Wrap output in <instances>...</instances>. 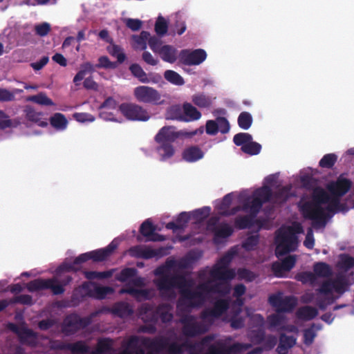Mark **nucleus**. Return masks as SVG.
Here are the masks:
<instances>
[{
	"label": "nucleus",
	"instance_id": "f8f14e48",
	"mask_svg": "<svg viewBox=\"0 0 354 354\" xmlns=\"http://www.w3.org/2000/svg\"><path fill=\"white\" fill-rule=\"evenodd\" d=\"M119 110L129 120L145 122L150 118L149 112L142 106L135 103H122L120 105Z\"/></svg>",
	"mask_w": 354,
	"mask_h": 354
},
{
	"label": "nucleus",
	"instance_id": "72a5a7b5",
	"mask_svg": "<svg viewBox=\"0 0 354 354\" xmlns=\"http://www.w3.org/2000/svg\"><path fill=\"white\" fill-rule=\"evenodd\" d=\"M255 217L251 214L239 216L235 218L234 226L239 230L250 228L256 222Z\"/></svg>",
	"mask_w": 354,
	"mask_h": 354
},
{
	"label": "nucleus",
	"instance_id": "5fc2aeb1",
	"mask_svg": "<svg viewBox=\"0 0 354 354\" xmlns=\"http://www.w3.org/2000/svg\"><path fill=\"white\" fill-rule=\"evenodd\" d=\"M337 160V156L335 153L324 155L319 162V166L322 168L331 169Z\"/></svg>",
	"mask_w": 354,
	"mask_h": 354
},
{
	"label": "nucleus",
	"instance_id": "79ce46f5",
	"mask_svg": "<svg viewBox=\"0 0 354 354\" xmlns=\"http://www.w3.org/2000/svg\"><path fill=\"white\" fill-rule=\"evenodd\" d=\"M111 44L106 48L108 53L111 56L116 57L119 64L123 63L127 57L124 53L122 48L118 45L113 44L112 43Z\"/></svg>",
	"mask_w": 354,
	"mask_h": 354
},
{
	"label": "nucleus",
	"instance_id": "052dcab7",
	"mask_svg": "<svg viewBox=\"0 0 354 354\" xmlns=\"http://www.w3.org/2000/svg\"><path fill=\"white\" fill-rule=\"evenodd\" d=\"M252 140V136L248 133H239L234 135L233 142L236 146L241 147Z\"/></svg>",
	"mask_w": 354,
	"mask_h": 354
},
{
	"label": "nucleus",
	"instance_id": "bf43d9fd",
	"mask_svg": "<svg viewBox=\"0 0 354 354\" xmlns=\"http://www.w3.org/2000/svg\"><path fill=\"white\" fill-rule=\"evenodd\" d=\"M168 30V24L165 18L159 16L155 24V31L158 36L165 35Z\"/></svg>",
	"mask_w": 354,
	"mask_h": 354
},
{
	"label": "nucleus",
	"instance_id": "09e8293b",
	"mask_svg": "<svg viewBox=\"0 0 354 354\" xmlns=\"http://www.w3.org/2000/svg\"><path fill=\"white\" fill-rule=\"evenodd\" d=\"M183 111L186 116L189 117V120H197L201 118V113L197 110L196 107L190 103H185L183 104Z\"/></svg>",
	"mask_w": 354,
	"mask_h": 354
},
{
	"label": "nucleus",
	"instance_id": "393cba45",
	"mask_svg": "<svg viewBox=\"0 0 354 354\" xmlns=\"http://www.w3.org/2000/svg\"><path fill=\"white\" fill-rule=\"evenodd\" d=\"M58 348L68 350L73 354H86L89 352V346L84 341L79 340L75 343H62Z\"/></svg>",
	"mask_w": 354,
	"mask_h": 354
},
{
	"label": "nucleus",
	"instance_id": "c03bdc74",
	"mask_svg": "<svg viewBox=\"0 0 354 354\" xmlns=\"http://www.w3.org/2000/svg\"><path fill=\"white\" fill-rule=\"evenodd\" d=\"M165 79L172 84L182 86L185 84L184 79L177 72L172 70H167L164 73Z\"/></svg>",
	"mask_w": 354,
	"mask_h": 354
},
{
	"label": "nucleus",
	"instance_id": "412c9836",
	"mask_svg": "<svg viewBox=\"0 0 354 354\" xmlns=\"http://www.w3.org/2000/svg\"><path fill=\"white\" fill-rule=\"evenodd\" d=\"M113 316L120 318H127L133 314V307L126 301H118L108 309Z\"/></svg>",
	"mask_w": 354,
	"mask_h": 354
},
{
	"label": "nucleus",
	"instance_id": "39448f33",
	"mask_svg": "<svg viewBox=\"0 0 354 354\" xmlns=\"http://www.w3.org/2000/svg\"><path fill=\"white\" fill-rule=\"evenodd\" d=\"M275 243V254L279 257L296 250L298 238L292 227L280 228L277 231Z\"/></svg>",
	"mask_w": 354,
	"mask_h": 354
},
{
	"label": "nucleus",
	"instance_id": "864d4df0",
	"mask_svg": "<svg viewBox=\"0 0 354 354\" xmlns=\"http://www.w3.org/2000/svg\"><path fill=\"white\" fill-rule=\"evenodd\" d=\"M166 119L167 120H176L179 121H185L187 119L183 115L181 109L178 106H171L167 112L166 115Z\"/></svg>",
	"mask_w": 354,
	"mask_h": 354
},
{
	"label": "nucleus",
	"instance_id": "c756f323",
	"mask_svg": "<svg viewBox=\"0 0 354 354\" xmlns=\"http://www.w3.org/2000/svg\"><path fill=\"white\" fill-rule=\"evenodd\" d=\"M313 273L317 277L329 278L333 275V270L330 266L325 262H315L313 266Z\"/></svg>",
	"mask_w": 354,
	"mask_h": 354
},
{
	"label": "nucleus",
	"instance_id": "f257e3e1",
	"mask_svg": "<svg viewBox=\"0 0 354 354\" xmlns=\"http://www.w3.org/2000/svg\"><path fill=\"white\" fill-rule=\"evenodd\" d=\"M331 198L328 193L321 187L313 189L311 200L299 201L298 206L303 216L306 219L312 221L314 228L324 227L327 221V214L322 205L329 203L327 209L329 211L335 209L331 205Z\"/></svg>",
	"mask_w": 354,
	"mask_h": 354
},
{
	"label": "nucleus",
	"instance_id": "1a4fd4ad",
	"mask_svg": "<svg viewBox=\"0 0 354 354\" xmlns=\"http://www.w3.org/2000/svg\"><path fill=\"white\" fill-rule=\"evenodd\" d=\"M91 324L88 317H81L76 313L66 316L62 324V332L66 336L75 334L77 331L86 328Z\"/></svg>",
	"mask_w": 354,
	"mask_h": 354
},
{
	"label": "nucleus",
	"instance_id": "7c9ffc66",
	"mask_svg": "<svg viewBox=\"0 0 354 354\" xmlns=\"http://www.w3.org/2000/svg\"><path fill=\"white\" fill-rule=\"evenodd\" d=\"M171 310V306L168 304L162 303L157 306L158 321L160 319L164 324L170 322L173 319Z\"/></svg>",
	"mask_w": 354,
	"mask_h": 354
},
{
	"label": "nucleus",
	"instance_id": "e2e57ef3",
	"mask_svg": "<svg viewBox=\"0 0 354 354\" xmlns=\"http://www.w3.org/2000/svg\"><path fill=\"white\" fill-rule=\"evenodd\" d=\"M139 338L132 336L128 341V347L131 349L133 354H146L145 350L138 345Z\"/></svg>",
	"mask_w": 354,
	"mask_h": 354
},
{
	"label": "nucleus",
	"instance_id": "0e129e2a",
	"mask_svg": "<svg viewBox=\"0 0 354 354\" xmlns=\"http://www.w3.org/2000/svg\"><path fill=\"white\" fill-rule=\"evenodd\" d=\"M192 101L195 105L201 108H207L212 104V101L209 97L202 94L194 95Z\"/></svg>",
	"mask_w": 354,
	"mask_h": 354
},
{
	"label": "nucleus",
	"instance_id": "49530a36",
	"mask_svg": "<svg viewBox=\"0 0 354 354\" xmlns=\"http://www.w3.org/2000/svg\"><path fill=\"white\" fill-rule=\"evenodd\" d=\"M338 267L345 272L348 271L354 267V257L347 254H340Z\"/></svg>",
	"mask_w": 354,
	"mask_h": 354
},
{
	"label": "nucleus",
	"instance_id": "774afa93",
	"mask_svg": "<svg viewBox=\"0 0 354 354\" xmlns=\"http://www.w3.org/2000/svg\"><path fill=\"white\" fill-rule=\"evenodd\" d=\"M26 113V118L31 122L37 123L40 122L41 116L42 115L40 112H37L32 107L30 106H27L24 110Z\"/></svg>",
	"mask_w": 354,
	"mask_h": 354
},
{
	"label": "nucleus",
	"instance_id": "13d9d810",
	"mask_svg": "<svg viewBox=\"0 0 354 354\" xmlns=\"http://www.w3.org/2000/svg\"><path fill=\"white\" fill-rule=\"evenodd\" d=\"M251 346L249 344L234 343L232 345L226 347L223 346L225 354L237 353L248 349Z\"/></svg>",
	"mask_w": 354,
	"mask_h": 354
},
{
	"label": "nucleus",
	"instance_id": "37998d69",
	"mask_svg": "<svg viewBox=\"0 0 354 354\" xmlns=\"http://www.w3.org/2000/svg\"><path fill=\"white\" fill-rule=\"evenodd\" d=\"M19 124V122L16 120H11L8 115H7L3 111L0 110V130L17 127Z\"/></svg>",
	"mask_w": 354,
	"mask_h": 354
},
{
	"label": "nucleus",
	"instance_id": "6ab92c4d",
	"mask_svg": "<svg viewBox=\"0 0 354 354\" xmlns=\"http://www.w3.org/2000/svg\"><path fill=\"white\" fill-rule=\"evenodd\" d=\"M157 306L152 304L144 303L138 309L139 318L145 323H158Z\"/></svg>",
	"mask_w": 354,
	"mask_h": 354
},
{
	"label": "nucleus",
	"instance_id": "6e6552de",
	"mask_svg": "<svg viewBox=\"0 0 354 354\" xmlns=\"http://www.w3.org/2000/svg\"><path fill=\"white\" fill-rule=\"evenodd\" d=\"M351 186V180L342 177V175L335 181L327 185V189L332 195L331 205L335 209H342L343 205L340 203V198L350 190Z\"/></svg>",
	"mask_w": 354,
	"mask_h": 354
},
{
	"label": "nucleus",
	"instance_id": "338daca9",
	"mask_svg": "<svg viewBox=\"0 0 354 354\" xmlns=\"http://www.w3.org/2000/svg\"><path fill=\"white\" fill-rule=\"evenodd\" d=\"M259 242V234L249 236L243 243V248L248 250H253Z\"/></svg>",
	"mask_w": 354,
	"mask_h": 354
},
{
	"label": "nucleus",
	"instance_id": "f03ea898",
	"mask_svg": "<svg viewBox=\"0 0 354 354\" xmlns=\"http://www.w3.org/2000/svg\"><path fill=\"white\" fill-rule=\"evenodd\" d=\"M210 336H206L199 342L191 343L185 342L178 344L176 342H170L167 338L160 337L156 338L142 337L140 340L142 346L148 348L161 352L166 351L167 354H183L186 348L190 353L201 351L202 346L212 340Z\"/></svg>",
	"mask_w": 354,
	"mask_h": 354
},
{
	"label": "nucleus",
	"instance_id": "3c124183",
	"mask_svg": "<svg viewBox=\"0 0 354 354\" xmlns=\"http://www.w3.org/2000/svg\"><path fill=\"white\" fill-rule=\"evenodd\" d=\"M290 187L284 186L279 188L273 194L274 200L278 203L286 202L291 196Z\"/></svg>",
	"mask_w": 354,
	"mask_h": 354
},
{
	"label": "nucleus",
	"instance_id": "a18cd8bd",
	"mask_svg": "<svg viewBox=\"0 0 354 354\" xmlns=\"http://www.w3.org/2000/svg\"><path fill=\"white\" fill-rule=\"evenodd\" d=\"M131 75L138 80L141 83L146 82L148 80H147V73L143 70V68L136 63L132 64L130 65L129 68Z\"/></svg>",
	"mask_w": 354,
	"mask_h": 354
},
{
	"label": "nucleus",
	"instance_id": "4468645a",
	"mask_svg": "<svg viewBox=\"0 0 354 354\" xmlns=\"http://www.w3.org/2000/svg\"><path fill=\"white\" fill-rule=\"evenodd\" d=\"M179 61L186 66L199 65L207 58L206 52L201 48L191 50L183 49L178 55Z\"/></svg>",
	"mask_w": 354,
	"mask_h": 354
},
{
	"label": "nucleus",
	"instance_id": "c9c22d12",
	"mask_svg": "<svg viewBox=\"0 0 354 354\" xmlns=\"http://www.w3.org/2000/svg\"><path fill=\"white\" fill-rule=\"evenodd\" d=\"M50 125L57 130H64L68 125L65 115L60 113L53 114L49 119Z\"/></svg>",
	"mask_w": 354,
	"mask_h": 354
},
{
	"label": "nucleus",
	"instance_id": "9d476101",
	"mask_svg": "<svg viewBox=\"0 0 354 354\" xmlns=\"http://www.w3.org/2000/svg\"><path fill=\"white\" fill-rule=\"evenodd\" d=\"M27 288L30 292L50 289L55 295H62L65 292L63 284L59 283L56 277L50 279H37L27 283Z\"/></svg>",
	"mask_w": 354,
	"mask_h": 354
},
{
	"label": "nucleus",
	"instance_id": "a19ab883",
	"mask_svg": "<svg viewBox=\"0 0 354 354\" xmlns=\"http://www.w3.org/2000/svg\"><path fill=\"white\" fill-rule=\"evenodd\" d=\"M28 100L42 106L55 105L53 101L44 92H40L37 95L28 97Z\"/></svg>",
	"mask_w": 354,
	"mask_h": 354
},
{
	"label": "nucleus",
	"instance_id": "ddd939ff",
	"mask_svg": "<svg viewBox=\"0 0 354 354\" xmlns=\"http://www.w3.org/2000/svg\"><path fill=\"white\" fill-rule=\"evenodd\" d=\"M180 322L183 324V334L186 337H196L207 331L205 326L202 323L197 322L194 315H185L180 319Z\"/></svg>",
	"mask_w": 354,
	"mask_h": 354
},
{
	"label": "nucleus",
	"instance_id": "b1692460",
	"mask_svg": "<svg viewBox=\"0 0 354 354\" xmlns=\"http://www.w3.org/2000/svg\"><path fill=\"white\" fill-rule=\"evenodd\" d=\"M117 248L118 243L113 241L104 248L89 252L91 259L95 262L103 261L109 257Z\"/></svg>",
	"mask_w": 354,
	"mask_h": 354
},
{
	"label": "nucleus",
	"instance_id": "4d7b16f0",
	"mask_svg": "<svg viewBox=\"0 0 354 354\" xmlns=\"http://www.w3.org/2000/svg\"><path fill=\"white\" fill-rule=\"evenodd\" d=\"M120 293H127L133 296L136 299L140 297L147 298L149 296V291L146 289H137L133 287L122 288L120 291Z\"/></svg>",
	"mask_w": 354,
	"mask_h": 354
},
{
	"label": "nucleus",
	"instance_id": "6e6d98bb",
	"mask_svg": "<svg viewBox=\"0 0 354 354\" xmlns=\"http://www.w3.org/2000/svg\"><path fill=\"white\" fill-rule=\"evenodd\" d=\"M241 149L245 153L250 156L257 155L261 150V145L256 142L250 141L247 145L241 147Z\"/></svg>",
	"mask_w": 354,
	"mask_h": 354
},
{
	"label": "nucleus",
	"instance_id": "69168bd1",
	"mask_svg": "<svg viewBox=\"0 0 354 354\" xmlns=\"http://www.w3.org/2000/svg\"><path fill=\"white\" fill-rule=\"evenodd\" d=\"M315 324H313L310 327L304 330V343L307 345H311L316 337V333L314 329Z\"/></svg>",
	"mask_w": 354,
	"mask_h": 354
},
{
	"label": "nucleus",
	"instance_id": "cd10ccee",
	"mask_svg": "<svg viewBox=\"0 0 354 354\" xmlns=\"http://www.w3.org/2000/svg\"><path fill=\"white\" fill-rule=\"evenodd\" d=\"M263 205L262 201L252 195V198H248L245 201L242 205V210L245 212H249L250 214L256 218L261 209Z\"/></svg>",
	"mask_w": 354,
	"mask_h": 354
},
{
	"label": "nucleus",
	"instance_id": "4c0bfd02",
	"mask_svg": "<svg viewBox=\"0 0 354 354\" xmlns=\"http://www.w3.org/2000/svg\"><path fill=\"white\" fill-rule=\"evenodd\" d=\"M18 337L19 342L23 344L32 345L35 343L36 335L30 329L26 328H21Z\"/></svg>",
	"mask_w": 354,
	"mask_h": 354
},
{
	"label": "nucleus",
	"instance_id": "2eb2a0df",
	"mask_svg": "<svg viewBox=\"0 0 354 354\" xmlns=\"http://www.w3.org/2000/svg\"><path fill=\"white\" fill-rule=\"evenodd\" d=\"M230 301L227 299H220L216 300L212 308L205 309L201 314L202 319L213 321L214 319L219 318L229 308Z\"/></svg>",
	"mask_w": 354,
	"mask_h": 354
},
{
	"label": "nucleus",
	"instance_id": "8fccbe9b",
	"mask_svg": "<svg viewBox=\"0 0 354 354\" xmlns=\"http://www.w3.org/2000/svg\"><path fill=\"white\" fill-rule=\"evenodd\" d=\"M252 117L249 112H241L238 117V124L244 130L248 129L252 124Z\"/></svg>",
	"mask_w": 354,
	"mask_h": 354
},
{
	"label": "nucleus",
	"instance_id": "c85d7f7f",
	"mask_svg": "<svg viewBox=\"0 0 354 354\" xmlns=\"http://www.w3.org/2000/svg\"><path fill=\"white\" fill-rule=\"evenodd\" d=\"M158 54L160 55L161 59L170 64L174 63L178 58V50L177 49L171 45L162 46Z\"/></svg>",
	"mask_w": 354,
	"mask_h": 354
},
{
	"label": "nucleus",
	"instance_id": "7ed1b4c3",
	"mask_svg": "<svg viewBox=\"0 0 354 354\" xmlns=\"http://www.w3.org/2000/svg\"><path fill=\"white\" fill-rule=\"evenodd\" d=\"M348 286V280L344 275L324 281L316 289L317 294L324 296L317 298L316 305L321 310H325L347 290Z\"/></svg>",
	"mask_w": 354,
	"mask_h": 354
},
{
	"label": "nucleus",
	"instance_id": "de8ad7c7",
	"mask_svg": "<svg viewBox=\"0 0 354 354\" xmlns=\"http://www.w3.org/2000/svg\"><path fill=\"white\" fill-rule=\"evenodd\" d=\"M136 274L137 270L136 268H125L115 275V279L120 282H126L134 277Z\"/></svg>",
	"mask_w": 354,
	"mask_h": 354
},
{
	"label": "nucleus",
	"instance_id": "423d86ee",
	"mask_svg": "<svg viewBox=\"0 0 354 354\" xmlns=\"http://www.w3.org/2000/svg\"><path fill=\"white\" fill-rule=\"evenodd\" d=\"M234 253L228 252L223 255L213 266L209 272L211 278L214 281H221L223 283H227L233 279L236 276L234 269H229L228 266L233 259Z\"/></svg>",
	"mask_w": 354,
	"mask_h": 354
},
{
	"label": "nucleus",
	"instance_id": "20e7f679",
	"mask_svg": "<svg viewBox=\"0 0 354 354\" xmlns=\"http://www.w3.org/2000/svg\"><path fill=\"white\" fill-rule=\"evenodd\" d=\"M194 284V281L192 279H187L183 274H178V288L180 294L178 306L184 304L192 308L204 304L205 296L201 291L192 290Z\"/></svg>",
	"mask_w": 354,
	"mask_h": 354
},
{
	"label": "nucleus",
	"instance_id": "ea45409f",
	"mask_svg": "<svg viewBox=\"0 0 354 354\" xmlns=\"http://www.w3.org/2000/svg\"><path fill=\"white\" fill-rule=\"evenodd\" d=\"M113 341L109 338H100L97 341V348L92 354H102L111 351Z\"/></svg>",
	"mask_w": 354,
	"mask_h": 354
},
{
	"label": "nucleus",
	"instance_id": "aec40b11",
	"mask_svg": "<svg viewBox=\"0 0 354 354\" xmlns=\"http://www.w3.org/2000/svg\"><path fill=\"white\" fill-rule=\"evenodd\" d=\"M140 233L146 238V241H163L162 235L156 233V227L149 219L145 220L140 225Z\"/></svg>",
	"mask_w": 354,
	"mask_h": 354
},
{
	"label": "nucleus",
	"instance_id": "58836bf2",
	"mask_svg": "<svg viewBox=\"0 0 354 354\" xmlns=\"http://www.w3.org/2000/svg\"><path fill=\"white\" fill-rule=\"evenodd\" d=\"M158 144L160 145L158 147L157 150L160 153L162 160H167L174 155L175 149L172 143L162 142Z\"/></svg>",
	"mask_w": 354,
	"mask_h": 354
},
{
	"label": "nucleus",
	"instance_id": "603ef678",
	"mask_svg": "<svg viewBox=\"0 0 354 354\" xmlns=\"http://www.w3.org/2000/svg\"><path fill=\"white\" fill-rule=\"evenodd\" d=\"M295 279L304 284L309 283L311 286H314L317 281L316 275L313 272L308 271L298 273Z\"/></svg>",
	"mask_w": 354,
	"mask_h": 354
},
{
	"label": "nucleus",
	"instance_id": "a878e982",
	"mask_svg": "<svg viewBox=\"0 0 354 354\" xmlns=\"http://www.w3.org/2000/svg\"><path fill=\"white\" fill-rule=\"evenodd\" d=\"M279 341L276 349L279 354H288L289 349L296 344V338L294 336L286 335L284 333L280 334Z\"/></svg>",
	"mask_w": 354,
	"mask_h": 354
},
{
	"label": "nucleus",
	"instance_id": "dca6fc26",
	"mask_svg": "<svg viewBox=\"0 0 354 354\" xmlns=\"http://www.w3.org/2000/svg\"><path fill=\"white\" fill-rule=\"evenodd\" d=\"M230 286L227 283H223L221 281L211 284L210 281H207L198 284L195 290L201 291L206 297L208 293H216L221 296H225L230 292Z\"/></svg>",
	"mask_w": 354,
	"mask_h": 354
},
{
	"label": "nucleus",
	"instance_id": "473e14b6",
	"mask_svg": "<svg viewBox=\"0 0 354 354\" xmlns=\"http://www.w3.org/2000/svg\"><path fill=\"white\" fill-rule=\"evenodd\" d=\"M318 315L317 310L310 306H305L299 308L296 313L298 319L309 321L315 318Z\"/></svg>",
	"mask_w": 354,
	"mask_h": 354
},
{
	"label": "nucleus",
	"instance_id": "0eeeda50",
	"mask_svg": "<svg viewBox=\"0 0 354 354\" xmlns=\"http://www.w3.org/2000/svg\"><path fill=\"white\" fill-rule=\"evenodd\" d=\"M113 292L114 290L111 287L95 286L92 288L89 283L84 282L80 287L74 290L72 299L82 301L86 297L104 299L108 295H111Z\"/></svg>",
	"mask_w": 354,
	"mask_h": 354
},
{
	"label": "nucleus",
	"instance_id": "a211bd4d",
	"mask_svg": "<svg viewBox=\"0 0 354 354\" xmlns=\"http://www.w3.org/2000/svg\"><path fill=\"white\" fill-rule=\"evenodd\" d=\"M230 129V123L225 117H217L215 120H209L205 124L206 133L211 136L217 134L218 131L223 134L227 133Z\"/></svg>",
	"mask_w": 354,
	"mask_h": 354
},
{
	"label": "nucleus",
	"instance_id": "9b49d317",
	"mask_svg": "<svg viewBox=\"0 0 354 354\" xmlns=\"http://www.w3.org/2000/svg\"><path fill=\"white\" fill-rule=\"evenodd\" d=\"M133 95L140 103L159 105L162 104L161 94L158 91L148 86H138L133 89Z\"/></svg>",
	"mask_w": 354,
	"mask_h": 354
},
{
	"label": "nucleus",
	"instance_id": "4be33fe9",
	"mask_svg": "<svg viewBox=\"0 0 354 354\" xmlns=\"http://www.w3.org/2000/svg\"><path fill=\"white\" fill-rule=\"evenodd\" d=\"M174 126H165L162 127L156 135L154 140L157 143H173L178 139L177 131Z\"/></svg>",
	"mask_w": 354,
	"mask_h": 354
},
{
	"label": "nucleus",
	"instance_id": "f3484780",
	"mask_svg": "<svg viewBox=\"0 0 354 354\" xmlns=\"http://www.w3.org/2000/svg\"><path fill=\"white\" fill-rule=\"evenodd\" d=\"M155 284L162 297L167 293H174V288H178V274H163L156 279Z\"/></svg>",
	"mask_w": 354,
	"mask_h": 354
},
{
	"label": "nucleus",
	"instance_id": "e433bc0d",
	"mask_svg": "<svg viewBox=\"0 0 354 354\" xmlns=\"http://www.w3.org/2000/svg\"><path fill=\"white\" fill-rule=\"evenodd\" d=\"M257 198L262 201V203L269 202L273 196L272 191L269 186L263 185L261 187L256 189L253 194Z\"/></svg>",
	"mask_w": 354,
	"mask_h": 354
},
{
	"label": "nucleus",
	"instance_id": "5701e85b",
	"mask_svg": "<svg viewBox=\"0 0 354 354\" xmlns=\"http://www.w3.org/2000/svg\"><path fill=\"white\" fill-rule=\"evenodd\" d=\"M129 253L131 257L143 259H150L158 256L156 250L144 245H136L129 248Z\"/></svg>",
	"mask_w": 354,
	"mask_h": 354
},
{
	"label": "nucleus",
	"instance_id": "680f3d73",
	"mask_svg": "<svg viewBox=\"0 0 354 354\" xmlns=\"http://www.w3.org/2000/svg\"><path fill=\"white\" fill-rule=\"evenodd\" d=\"M210 207H204L201 209H196L190 212L191 218L192 217L197 221H203L209 215Z\"/></svg>",
	"mask_w": 354,
	"mask_h": 354
},
{
	"label": "nucleus",
	"instance_id": "f704fd0d",
	"mask_svg": "<svg viewBox=\"0 0 354 354\" xmlns=\"http://www.w3.org/2000/svg\"><path fill=\"white\" fill-rule=\"evenodd\" d=\"M233 233L232 227L227 223H222L214 230V241L219 243L220 239H225L230 236Z\"/></svg>",
	"mask_w": 354,
	"mask_h": 354
},
{
	"label": "nucleus",
	"instance_id": "bb28decb",
	"mask_svg": "<svg viewBox=\"0 0 354 354\" xmlns=\"http://www.w3.org/2000/svg\"><path fill=\"white\" fill-rule=\"evenodd\" d=\"M203 151L196 145L187 147L182 153L183 159L188 162H196L203 158Z\"/></svg>",
	"mask_w": 354,
	"mask_h": 354
},
{
	"label": "nucleus",
	"instance_id": "2f4dec72",
	"mask_svg": "<svg viewBox=\"0 0 354 354\" xmlns=\"http://www.w3.org/2000/svg\"><path fill=\"white\" fill-rule=\"evenodd\" d=\"M95 72V66L89 62H84L80 65V69L73 78V83L78 86L80 82L87 74H92Z\"/></svg>",
	"mask_w": 354,
	"mask_h": 354
}]
</instances>
